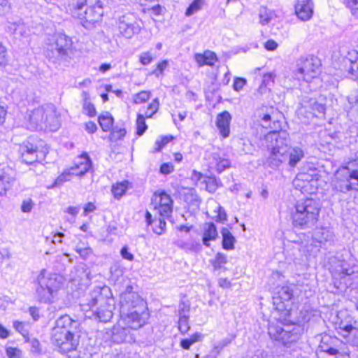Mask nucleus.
I'll use <instances>...</instances> for the list:
<instances>
[{"mask_svg":"<svg viewBox=\"0 0 358 358\" xmlns=\"http://www.w3.org/2000/svg\"><path fill=\"white\" fill-rule=\"evenodd\" d=\"M120 315L125 326H114L111 338L115 343L130 342L131 331L143 327L149 317L146 303L130 285L126 287L120 299Z\"/></svg>","mask_w":358,"mask_h":358,"instance_id":"nucleus-1","label":"nucleus"},{"mask_svg":"<svg viewBox=\"0 0 358 358\" xmlns=\"http://www.w3.org/2000/svg\"><path fill=\"white\" fill-rule=\"evenodd\" d=\"M80 307L83 311L92 314L87 315L89 317L93 315L100 322H108L113 317L115 309V299L110 287H96L80 303Z\"/></svg>","mask_w":358,"mask_h":358,"instance_id":"nucleus-2","label":"nucleus"},{"mask_svg":"<svg viewBox=\"0 0 358 358\" xmlns=\"http://www.w3.org/2000/svg\"><path fill=\"white\" fill-rule=\"evenodd\" d=\"M78 327L79 322L69 315L59 317L52 329V343L64 353L76 350L80 339Z\"/></svg>","mask_w":358,"mask_h":358,"instance_id":"nucleus-3","label":"nucleus"},{"mask_svg":"<svg viewBox=\"0 0 358 358\" xmlns=\"http://www.w3.org/2000/svg\"><path fill=\"white\" fill-rule=\"evenodd\" d=\"M320 210L319 201L313 199L298 201L291 210L293 226L301 229L313 228L318 221Z\"/></svg>","mask_w":358,"mask_h":358,"instance_id":"nucleus-4","label":"nucleus"},{"mask_svg":"<svg viewBox=\"0 0 358 358\" xmlns=\"http://www.w3.org/2000/svg\"><path fill=\"white\" fill-rule=\"evenodd\" d=\"M285 131H271L265 135V145L269 151L266 159L268 166L278 169L282 165V159H285L283 153L287 151L289 139Z\"/></svg>","mask_w":358,"mask_h":358,"instance_id":"nucleus-5","label":"nucleus"},{"mask_svg":"<svg viewBox=\"0 0 358 358\" xmlns=\"http://www.w3.org/2000/svg\"><path fill=\"white\" fill-rule=\"evenodd\" d=\"M71 13L80 20V24L87 29H92L103 15V8L99 0H78L73 3Z\"/></svg>","mask_w":358,"mask_h":358,"instance_id":"nucleus-6","label":"nucleus"},{"mask_svg":"<svg viewBox=\"0 0 358 358\" xmlns=\"http://www.w3.org/2000/svg\"><path fill=\"white\" fill-rule=\"evenodd\" d=\"M27 116L30 129L45 128L56 131L59 127V115L53 104H45L30 110Z\"/></svg>","mask_w":358,"mask_h":358,"instance_id":"nucleus-7","label":"nucleus"},{"mask_svg":"<svg viewBox=\"0 0 358 358\" xmlns=\"http://www.w3.org/2000/svg\"><path fill=\"white\" fill-rule=\"evenodd\" d=\"M73 54L71 38L62 33H58L53 36L52 42L47 45L45 52L47 59L55 64H61L68 61Z\"/></svg>","mask_w":358,"mask_h":358,"instance_id":"nucleus-8","label":"nucleus"},{"mask_svg":"<svg viewBox=\"0 0 358 358\" xmlns=\"http://www.w3.org/2000/svg\"><path fill=\"white\" fill-rule=\"evenodd\" d=\"M60 285V279L56 274L50 273L45 269H42L35 281L36 298L45 303H52Z\"/></svg>","mask_w":358,"mask_h":358,"instance_id":"nucleus-9","label":"nucleus"},{"mask_svg":"<svg viewBox=\"0 0 358 358\" xmlns=\"http://www.w3.org/2000/svg\"><path fill=\"white\" fill-rule=\"evenodd\" d=\"M302 329L298 324L282 325L280 322H269L268 334L271 339L289 346L296 342L301 334Z\"/></svg>","mask_w":358,"mask_h":358,"instance_id":"nucleus-10","label":"nucleus"},{"mask_svg":"<svg viewBox=\"0 0 358 358\" xmlns=\"http://www.w3.org/2000/svg\"><path fill=\"white\" fill-rule=\"evenodd\" d=\"M329 270L337 288H346L351 285L355 271L343 259V255H336L329 259Z\"/></svg>","mask_w":358,"mask_h":358,"instance_id":"nucleus-11","label":"nucleus"},{"mask_svg":"<svg viewBox=\"0 0 358 358\" xmlns=\"http://www.w3.org/2000/svg\"><path fill=\"white\" fill-rule=\"evenodd\" d=\"M116 24L120 35L131 38L138 34L142 29V21L138 15L129 10L115 12Z\"/></svg>","mask_w":358,"mask_h":358,"instance_id":"nucleus-12","label":"nucleus"},{"mask_svg":"<svg viewBox=\"0 0 358 358\" xmlns=\"http://www.w3.org/2000/svg\"><path fill=\"white\" fill-rule=\"evenodd\" d=\"M320 66L321 63L318 58L313 56L301 57L297 62L296 76L298 79L309 83L320 74Z\"/></svg>","mask_w":358,"mask_h":358,"instance_id":"nucleus-13","label":"nucleus"},{"mask_svg":"<svg viewBox=\"0 0 358 358\" xmlns=\"http://www.w3.org/2000/svg\"><path fill=\"white\" fill-rule=\"evenodd\" d=\"M326 107L324 103H319L315 99L306 97L298 110V115L303 116L308 120L315 117H322L324 115Z\"/></svg>","mask_w":358,"mask_h":358,"instance_id":"nucleus-14","label":"nucleus"},{"mask_svg":"<svg viewBox=\"0 0 358 358\" xmlns=\"http://www.w3.org/2000/svg\"><path fill=\"white\" fill-rule=\"evenodd\" d=\"M34 138L29 137L22 144H20L18 152L22 158V161L27 164H32L38 162L39 154L42 155L41 152L38 150L37 146L34 144Z\"/></svg>","mask_w":358,"mask_h":358,"instance_id":"nucleus-15","label":"nucleus"},{"mask_svg":"<svg viewBox=\"0 0 358 358\" xmlns=\"http://www.w3.org/2000/svg\"><path fill=\"white\" fill-rule=\"evenodd\" d=\"M312 238L313 243H318L320 248H326L334 243L335 235L330 228L322 227L315 229Z\"/></svg>","mask_w":358,"mask_h":358,"instance_id":"nucleus-16","label":"nucleus"},{"mask_svg":"<svg viewBox=\"0 0 358 358\" xmlns=\"http://www.w3.org/2000/svg\"><path fill=\"white\" fill-rule=\"evenodd\" d=\"M155 202L158 203L159 215L164 217H169L173 210V200L170 195L165 192H161L158 194L155 193Z\"/></svg>","mask_w":358,"mask_h":358,"instance_id":"nucleus-17","label":"nucleus"},{"mask_svg":"<svg viewBox=\"0 0 358 358\" xmlns=\"http://www.w3.org/2000/svg\"><path fill=\"white\" fill-rule=\"evenodd\" d=\"M341 344L342 342L336 337L324 334L321 336L318 350L330 355H334L338 352V347Z\"/></svg>","mask_w":358,"mask_h":358,"instance_id":"nucleus-18","label":"nucleus"},{"mask_svg":"<svg viewBox=\"0 0 358 358\" xmlns=\"http://www.w3.org/2000/svg\"><path fill=\"white\" fill-rule=\"evenodd\" d=\"M284 159H282V164H287L290 168H294L297 164L304 157L303 150L298 147L287 148V151L283 153Z\"/></svg>","mask_w":358,"mask_h":358,"instance_id":"nucleus-19","label":"nucleus"},{"mask_svg":"<svg viewBox=\"0 0 358 358\" xmlns=\"http://www.w3.org/2000/svg\"><path fill=\"white\" fill-rule=\"evenodd\" d=\"M92 168V161L87 153L79 156L73 166L70 168L73 176H81L85 175Z\"/></svg>","mask_w":358,"mask_h":358,"instance_id":"nucleus-20","label":"nucleus"},{"mask_svg":"<svg viewBox=\"0 0 358 358\" xmlns=\"http://www.w3.org/2000/svg\"><path fill=\"white\" fill-rule=\"evenodd\" d=\"M295 13L297 17L303 21L310 20L313 13L311 0H297Z\"/></svg>","mask_w":358,"mask_h":358,"instance_id":"nucleus-21","label":"nucleus"},{"mask_svg":"<svg viewBox=\"0 0 358 358\" xmlns=\"http://www.w3.org/2000/svg\"><path fill=\"white\" fill-rule=\"evenodd\" d=\"M230 161L221 156L218 152H213L209 157V166L215 169L218 173H222L230 166Z\"/></svg>","mask_w":358,"mask_h":358,"instance_id":"nucleus-22","label":"nucleus"},{"mask_svg":"<svg viewBox=\"0 0 358 358\" xmlns=\"http://www.w3.org/2000/svg\"><path fill=\"white\" fill-rule=\"evenodd\" d=\"M338 328L343 331V336L348 337V342L354 346L358 347V328L352 324H347L341 321Z\"/></svg>","mask_w":358,"mask_h":358,"instance_id":"nucleus-23","label":"nucleus"},{"mask_svg":"<svg viewBox=\"0 0 358 358\" xmlns=\"http://www.w3.org/2000/svg\"><path fill=\"white\" fill-rule=\"evenodd\" d=\"M231 120V116L228 111H224L220 113L217 117L216 125L224 138H227L229 136Z\"/></svg>","mask_w":358,"mask_h":358,"instance_id":"nucleus-24","label":"nucleus"},{"mask_svg":"<svg viewBox=\"0 0 358 358\" xmlns=\"http://www.w3.org/2000/svg\"><path fill=\"white\" fill-rule=\"evenodd\" d=\"M218 238L217 227L213 222H206L203 226V233L202 237L203 244L206 247H210V241H214Z\"/></svg>","mask_w":358,"mask_h":358,"instance_id":"nucleus-25","label":"nucleus"},{"mask_svg":"<svg viewBox=\"0 0 358 358\" xmlns=\"http://www.w3.org/2000/svg\"><path fill=\"white\" fill-rule=\"evenodd\" d=\"M349 56L350 57L348 59L349 64H346L348 78L358 81V52L353 50L349 52Z\"/></svg>","mask_w":358,"mask_h":358,"instance_id":"nucleus-26","label":"nucleus"},{"mask_svg":"<svg viewBox=\"0 0 358 358\" xmlns=\"http://www.w3.org/2000/svg\"><path fill=\"white\" fill-rule=\"evenodd\" d=\"M194 58L199 66L204 65L212 66L217 60L215 53L210 50H206L203 54L196 53Z\"/></svg>","mask_w":358,"mask_h":358,"instance_id":"nucleus-27","label":"nucleus"},{"mask_svg":"<svg viewBox=\"0 0 358 358\" xmlns=\"http://www.w3.org/2000/svg\"><path fill=\"white\" fill-rule=\"evenodd\" d=\"M222 236V245L224 250H231L234 249V244L236 243V238L230 231L225 227H223L221 230Z\"/></svg>","mask_w":358,"mask_h":358,"instance_id":"nucleus-28","label":"nucleus"},{"mask_svg":"<svg viewBox=\"0 0 358 358\" xmlns=\"http://www.w3.org/2000/svg\"><path fill=\"white\" fill-rule=\"evenodd\" d=\"M15 178L8 173H3L0 175V196L4 195L11 188Z\"/></svg>","mask_w":358,"mask_h":358,"instance_id":"nucleus-29","label":"nucleus"},{"mask_svg":"<svg viewBox=\"0 0 358 358\" xmlns=\"http://www.w3.org/2000/svg\"><path fill=\"white\" fill-rule=\"evenodd\" d=\"M178 246L187 252H199L202 250L201 243L196 240H191L187 242H180Z\"/></svg>","mask_w":358,"mask_h":358,"instance_id":"nucleus-30","label":"nucleus"},{"mask_svg":"<svg viewBox=\"0 0 358 358\" xmlns=\"http://www.w3.org/2000/svg\"><path fill=\"white\" fill-rule=\"evenodd\" d=\"M99 123L103 131H108L112 129L113 117L108 112H105L99 116Z\"/></svg>","mask_w":358,"mask_h":358,"instance_id":"nucleus-31","label":"nucleus"},{"mask_svg":"<svg viewBox=\"0 0 358 358\" xmlns=\"http://www.w3.org/2000/svg\"><path fill=\"white\" fill-rule=\"evenodd\" d=\"M129 182L127 180H123L117 182L112 187V193L114 197L120 199L127 192Z\"/></svg>","mask_w":358,"mask_h":358,"instance_id":"nucleus-32","label":"nucleus"},{"mask_svg":"<svg viewBox=\"0 0 358 358\" xmlns=\"http://www.w3.org/2000/svg\"><path fill=\"white\" fill-rule=\"evenodd\" d=\"M236 338V335L231 334L229 337H227L220 341H219L216 345H214L212 352L215 354V355L217 357V356L220 354L222 350L227 346H228Z\"/></svg>","mask_w":358,"mask_h":358,"instance_id":"nucleus-33","label":"nucleus"},{"mask_svg":"<svg viewBox=\"0 0 358 358\" xmlns=\"http://www.w3.org/2000/svg\"><path fill=\"white\" fill-rule=\"evenodd\" d=\"M203 336L201 333H195L190 338L182 339L180 345L185 350H189L190 347L196 342L201 341Z\"/></svg>","mask_w":358,"mask_h":358,"instance_id":"nucleus-34","label":"nucleus"},{"mask_svg":"<svg viewBox=\"0 0 358 358\" xmlns=\"http://www.w3.org/2000/svg\"><path fill=\"white\" fill-rule=\"evenodd\" d=\"M210 264L215 271L220 270L224 264L227 263V257L222 252H217L213 259H211Z\"/></svg>","mask_w":358,"mask_h":358,"instance_id":"nucleus-35","label":"nucleus"},{"mask_svg":"<svg viewBox=\"0 0 358 358\" xmlns=\"http://www.w3.org/2000/svg\"><path fill=\"white\" fill-rule=\"evenodd\" d=\"M273 16V13L267 8L262 6L259 10V23L262 25L268 24Z\"/></svg>","mask_w":358,"mask_h":358,"instance_id":"nucleus-36","label":"nucleus"},{"mask_svg":"<svg viewBox=\"0 0 358 358\" xmlns=\"http://www.w3.org/2000/svg\"><path fill=\"white\" fill-rule=\"evenodd\" d=\"M292 296L293 290L288 286H282L278 292V298L283 303L289 301Z\"/></svg>","mask_w":358,"mask_h":358,"instance_id":"nucleus-37","label":"nucleus"},{"mask_svg":"<svg viewBox=\"0 0 358 358\" xmlns=\"http://www.w3.org/2000/svg\"><path fill=\"white\" fill-rule=\"evenodd\" d=\"M71 172V171L70 169L64 171L61 175H59L56 178V180H55L54 183L52 185V187H60L64 184V182L71 180L72 176H73Z\"/></svg>","mask_w":358,"mask_h":358,"instance_id":"nucleus-38","label":"nucleus"},{"mask_svg":"<svg viewBox=\"0 0 358 358\" xmlns=\"http://www.w3.org/2000/svg\"><path fill=\"white\" fill-rule=\"evenodd\" d=\"M204 2L205 0H194L187 8L185 15L187 16H191L196 13L201 9Z\"/></svg>","mask_w":358,"mask_h":358,"instance_id":"nucleus-39","label":"nucleus"},{"mask_svg":"<svg viewBox=\"0 0 358 358\" xmlns=\"http://www.w3.org/2000/svg\"><path fill=\"white\" fill-rule=\"evenodd\" d=\"M75 250L83 259H87L89 255L92 253L91 248L83 243H78L76 245Z\"/></svg>","mask_w":358,"mask_h":358,"instance_id":"nucleus-40","label":"nucleus"},{"mask_svg":"<svg viewBox=\"0 0 358 358\" xmlns=\"http://www.w3.org/2000/svg\"><path fill=\"white\" fill-rule=\"evenodd\" d=\"M166 223L164 218H159L158 220H155L153 222V231L159 235L164 233L166 229Z\"/></svg>","mask_w":358,"mask_h":358,"instance_id":"nucleus-41","label":"nucleus"},{"mask_svg":"<svg viewBox=\"0 0 358 358\" xmlns=\"http://www.w3.org/2000/svg\"><path fill=\"white\" fill-rule=\"evenodd\" d=\"M136 125H137V131L136 134L138 136H141L144 134V132L148 129L147 124L145 123V117L143 115L138 114L136 120Z\"/></svg>","mask_w":358,"mask_h":358,"instance_id":"nucleus-42","label":"nucleus"},{"mask_svg":"<svg viewBox=\"0 0 358 358\" xmlns=\"http://www.w3.org/2000/svg\"><path fill=\"white\" fill-rule=\"evenodd\" d=\"M189 315L179 316L178 329L181 334H186L189 329Z\"/></svg>","mask_w":358,"mask_h":358,"instance_id":"nucleus-43","label":"nucleus"},{"mask_svg":"<svg viewBox=\"0 0 358 358\" xmlns=\"http://www.w3.org/2000/svg\"><path fill=\"white\" fill-rule=\"evenodd\" d=\"M159 99H155L148 106L145 115L146 117H152V116L157 113L159 109Z\"/></svg>","mask_w":358,"mask_h":358,"instance_id":"nucleus-44","label":"nucleus"},{"mask_svg":"<svg viewBox=\"0 0 358 358\" xmlns=\"http://www.w3.org/2000/svg\"><path fill=\"white\" fill-rule=\"evenodd\" d=\"M190 304L188 301H181L178 306L179 316L189 315Z\"/></svg>","mask_w":358,"mask_h":358,"instance_id":"nucleus-45","label":"nucleus"},{"mask_svg":"<svg viewBox=\"0 0 358 358\" xmlns=\"http://www.w3.org/2000/svg\"><path fill=\"white\" fill-rule=\"evenodd\" d=\"M150 93L148 91H142L134 97V103L139 104L145 102L150 99Z\"/></svg>","mask_w":358,"mask_h":358,"instance_id":"nucleus-46","label":"nucleus"},{"mask_svg":"<svg viewBox=\"0 0 358 358\" xmlns=\"http://www.w3.org/2000/svg\"><path fill=\"white\" fill-rule=\"evenodd\" d=\"M346 4L352 15L358 18V0H346Z\"/></svg>","mask_w":358,"mask_h":358,"instance_id":"nucleus-47","label":"nucleus"},{"mask_svg":"<svg viewBox=\"0 0 358 358\" xmlns=\"http://www.w3.org/2000/svg\"><path fill=\"white\" fill-rule=\"evenodd\" d=\"M83 110L90 117H94L96 115V109L94 106L88 100L85 99L83 103Z\"/></svg>","mask_w":358,"mask_h":358,"instance_id":"nucleus-48","label":"nucleus"},{"mask_svg":"<svg viewBox=\"0 0 358 358\" xmlns=\"http://www.w3.org/2000/svg\"><path fill=\"white\" fill-rule=\"evenodd\" d=\"M259 117L261 118V120L262 122V126L263 127L266 128L268 127H271V122L272 120L273 122V124H275V121L273 120V117L269 113L263 114L262 115L259 114Z\"/></svg>","mask_w":358,"mask_h":358,"instance_id":"nucleus-49","label":"nucleus"},{"mask_svg":"<svg viewBox=\"0 0 358 358\" xmlns=\"http://www.w3.org/2000/svg\"><path fill=\"white\" fill-rule=\"evenodd\" d=\"M6 355L8 358H21L22 352L16 348L8 347L6 348Z\"/></svg>","mask_w":358,"mask_h":358,"instance_id":"nucleus-50","label":"nucleus"},{"mask_svg":"<svg viewBox=\"0 0 358 358\" xmlns=\"http://www.w3.org/2000/svg\"><path fill=\"white\" fill-rule=\"evenodd\" d=\"M8 62L6 48L0 42V66H5Z\"/></svg>","mask_w":358,"mask_h":358,"instance_id":"nucleus-51","label":"nucleus"},{"mask_svg":"<svg viewBox=\"0 0 358 358\" xmlns=\"http://www.w3.org/2000/svg\"><path fill=\"white\" fill-rule=\"evenodd\" d=\"M247 81L243 78H236L234 81L233 88L235 91H241L245 85Z\"/></svg>","mask_w":358,"mask_h":358,"instance_id":"nucleus-52","label":"nucleus"},{"mask_svg":"<svg viewBox=\"0 0 358 358\" xmlns=\"http://www.w3.org/2000/svg\"><path fill=\"white\" fill-rule=\"evenodd\" d=\"M217 215L215 217V221L224 223L227 219V215L225 210L224 209L223 207H222L221 206H219L217 207Z\"/></svg>","mask_w":358,"mask_h":358,"instance_id":"nucleus-53","label":"nucleus"},{"mask_svg":"<svg viewBox=\"0 0 358 358\" xmlns=\"http://www.w3.org/2000/svg\"><path fill=\"white\" fill-rule=\"evenodd\" d=\"M153 59V57L150 52H145L141 54L140 55V62L143 65H148Z\"/></svg>","mask_w":358,"mask_h":358,"instance_id":"nucleus-54","label":"nucleus"},{"mask_svg":"<svg viewBox=\"0 0 358 358\" xmlns=\"http://www.w3.org/2000/svg\"><path fill=\"white\" fill-rule=\"evenodd\" d=\"M34 206V202L31 199L24 200L21 205V210L23 213H29L32 210Z\"/></svg>","mask_w":358,"mask_h":358,"instance_id":"nucleus-55","label":"nucleus"},{"mask_svg":"<svg viewBox=\"0 0 358 358\" xmlns=\"http://www.w3.org/2000/svg\"><path fill=\"white\" fill-rule=\"evenodd\" d=\"M120 255L122 257L128 261H133L134 259V255L129 251V248L124 245L120 250Z\"/></svg>","mask_w":358,"mask_h":358,"instance_id":"nucleus-56","label":"nucleus"},{"mask_svg":"<svg viewBox=\"0 0 358 358\" xmlns=\"http://www.w3.org/2000/svg\"><path fill=\"white\" fill-rule=\"evenodd\" d=\"M13 327L15 330L20 332L22 336H25L27 334V331L25 329V325L24 323L15 321L13 323Z\"/></svg>","mask_w":358,"mask_h":358,"instance_id":"nucleus-57","label":"nucleus"},{"mask_svg":"<svg viewBox=\"0 0 358 358\" xmlns=\"http://www.w3.org/2000/svg\"><path fill=\"white\" fill-rule=\"evenodd\" d=\"M173 171V165L171 163H164L160 166V172L163 174H169Z\"/></svg>","mask_w":358,"mask_h":358,"instance_id":"nucleus-58","label":"nucleus"},{"mask_svg":"<svg viewBox=\"0 0 358 358\" xmlns=\"http://www.w3.org/2000/svg\"><path fill=\"white\" fill-rule=\"evenodd\" d=\"M168 64L169 63L167 60H163L157 64V69L154 71L153 73L157 76H158L159 74H162L164 69L168 66Z\"/></svg>","mask_w":358,"mask_h":358,"instance_id":"nucleus-59","label":"nucleus"},{"mask_svg":"<svg viewBox=\"0 0 358 358\" xmlns=\"http://www.w3.org/2000/svg\"><path fill=\"white\" fill-rule=\"evenodd\" d=\"M10 3L8 0H0V15H5L10 10Z\"/></svg>","mask_w":358,"mask_h":358,"instance_id":"nucleus-60","label":"nucleus"},{"mask_svg":"<svg viewBox=\"0 0 358 358\" xmlns=\"http://www.w3.org/2000/svg\"><path fill=\"white\" fill-rule=\"evenodd\" d=\"M273 79L274 77L272 73H268L264 74L262 78L261 87H262V86L266 87L270 83H273Z\"/></svg>","mask_w":358,"mask_h":358,"instance_id":"nucleus-61","label":"nucleus"},{"mask_svg":"<svg viewBox=\"0 0 358 358\" xmlns=\"http://www.w3.org/2000/svg\"><path fill=\"white\" fill-rule=\"evenodd\" d=\"M164 8L163 7H162L160 5L157 4V5H155L154 6L151 7L150 8H149L148 10L151 15H154L157 16V15H161L164 10Z\"/></svg>","mask_w":358,"mask_h":358,"instance_id":"nucleus-62","label":"nucleus"},{"mask_svg":"<svg viewBox=\"0 0 358 358\" xmlns=\"http://www.w3.org/2000/svg\"><path fill=\"white\" fill-rule=\"evenodd\" d=\"M169 142V138L164 136L161 140H157L155 144L157 145L156 148L157 151H159L166 144Z\"/></svg>","mask_w":358,"mask_h":358,"instance_id":"nucleus-63","label":"nucleus"},{"mask_svg":"<svg viewBox=\"0 0 358 358\" xmlns=\"http://www.w3.org/2000/svg\"><path fill=\"white\" fill-rule=\"evenodd\" d=\"M278 47V43L273 40H268L264 44V48L269 51L275 50Z\"/></svg>","mask_w":358,"mask_h":358,"instance_id":"nucleus-64","label":"nucleus"}]
</instances>
